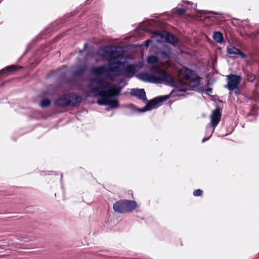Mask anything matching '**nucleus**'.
Segmentation results:
<instances>
[{
	"instance_id": "obj_1",
	"label": "nucleus",
	"mask_w": 259,
	"mask_h": 259,
	"mask_svg": "<svg viewBox=\"0 0 259 259\" xmlns=\"http://www.w3.org/2000/svg\"><path fill=\"white\" fill-rule=\"evenodd\" d=\"M99 55L108 61V67L105 65L93 67L91 73L95 75L87 90L90 96L101 97L97 101L100 105H109L112 108L118 107V101L114 99L119 88L113 84L114 76L123 75L131 77L142 67V64L125 65L123 56L115 46H106L98 51Z\"/></svg>"
},
{
	"instance_id": "obj_2",
	"label": "nucleus",
	"mask_w": 259,
	"mask_h": 259,
	"mask_svg": "<svg viewBox=\"0 0 259 259\" xmlns=\"http://www.w3.org/2000/svg\"><path fill=\"white\" fill-rule=\"evenodd\" d=\"M152 74L141 73L137 75L140 79L149 82L161 83L164 82L169 85L174 83L172 76L158 66H153L151 68Z\"/></svg>"
},
{
	"instance_id": "obj_3",
	"label": "nucleus",
	"mask_w": 259,
	"mask_h": 259,
	"mask_svg": "<svg viewBox=\"0 0 259 259\" xmlns=\"http://www.w3.org/2000/svg\"><path fill=\"white\" fill-rule=\"evenodd\" d=\"M179 78L182 87L180 89L182 91L188 90V88H194L200 83V77L194 71L186 67H183L179 71Z\"/></svg>"
},
{
	"instance_id": "obj_4",
	"label": "nucleus",
	"mask_w": 259,
	"mask_h": 259,
	"mask_svg": "<svg viewBox=\"0 0 259 259\" xmlns=\"http://www.w3.org/2000/svg\"><path fill=\"white\" fill-rule=\"evenodd\" d=\"M153 40H147L144 42L145 46L148 47L149 44L152 41L157 42H167L176 45L178 42V39L171 34L166 31L157 32L154 33L152 36Z\"/></svg>"
},
{
	"instance_id": "obj_5",
	"label": "nucleus",
	"mask_w": 259,
	"mask_h": 259,
	"mask_svg": "<svg viewBox=\"0 0 259 259\" xmlns=\"http://www.w3.org/2000/svg\"><path fill=\"white\" fill-rule=\"evenodd\" d=\"M242 78L240 75L234 74H230L227 76V84L225 87L228 89L230 91H235V93L237 94L239 92V84Z\"/></svg>"
},
{
	"instance_id": "obj_6",
	"label": "nucleus",
	"mask_w": 259,
	"mask_h": 259,
	"mask_svg": "<svg viewBox=\"0 0 259 259\" xmlns=\"http://www.w3.org/2000/svg\"><path fill=\"white\" fill-rule=\"evenodd\" d=\"M238 25L241 27L240 34L243 36L253 38L258 33V32H251L252 27L247 20H240L238 22Z\"/></svg>"
},
{
	"instance_id": "obj_7",
	"label": "nucleus",
	"mask_w": 259,
	"mask_h": 259,
	"mask_svg": "<svg viewBox=\"0 0 259 259\" xmlns=\"http://www.w3.org/2000/svg\"><path fill=\"white\" fill-rule=\"evenodd\" d=\"M167 99L166 97H159L155 98H154L153 99L150 100L147 104L146 105L145 108L141 110V112H145L147 111L150 110L155 107H156L157 105L165 100Z\"/></svg>"
},
{
	"instance_id": "obj_8",
	"label": "nucleus",
	"mask_w": 259,
	"mask_h": 259,
	"mask_svg": "<svg viewBox=\"0 0 259 259\" xmlns=\"http://www.w3.org/2000/svg\"><path fill=\"white\" fill-rule=\"evenodd\" d=\"M221 117V113L219 109H217L214 110L210 116V123L211 125L213 127L212 133L214 132V128L217 126L219 123Z\"/></svg>"
},
{
	"instance_id": "obj_9",
	"label": "nucleus",
	"mask_w": 259,
	"mask_h": 259,
	"mask_svg": "<svg viewBox=\"0 0 259 259\" xmlns=\"http://www.w3.org/2000/svg\"><path fill=\"white\" fill-rule=\"evenodd\" d=\"M77 98L74 95H66L63 97L59 99L56 101V104L59 106H66L71 103V98Z\"/></svg>"
},
{
	"instance_id": "obj_10",
	"label": "nucleus",
	"mask_w": 259,
	"mask_h": 259,
	"mask_svg": "<svg viewBox=\"0 0 259 259\" xmlns=\"http://www.w3.org/2000/svg\"><path fill=\"white\" fill-rule=\"evenodd\" d=\"M131 94L138 97L139 99L144 101L147 100L146 93L144 89H132L131 91Z\"/></svg>"
},
{
	"instance_id": "obj_11",
	"label": "nucleus",
	"mask_w": 259,
	"mask_h": 259,
	"mask_svg": "<svg viewBox=\"0 0 259 259\" xmlns=\"http://www.w3.org/2000/svg\"><path fill=\"white\" fill-rule=\"evenodd\" d=\"M113 209L115 211L122 213L125 212V204L124 200H120L116 202L113 206Z\"/></svg>"
},
{
	"instance_id": "obj_12",
	"label": "nucleus",
	"mask_w": 259,
	"mask_h": 259,
	"mask_svg": "<svg viewBox=\"0 0 259 259\" xmlns=\"http://www.w3.org/2000/svg\"><path fill=\"white\" fill-rule=\"evenodd\" d=\"M125 212L133 211L137 207V203L135 201L124 200Z\"/></svg>"
},
{
	"instance_id": "obj_13",
	"label": "nucleus",
	"mask_w": 259,
	"mask_h": 259,
	"mask_svg": "<svg viewBox=\"0 0 259 259\" xmlns=\"http://www.w3.org/2000/svg\"><path fill=\"white\" fill-rule=\"evenodd\" d=\"M228 53L230 54L238 55L244 58L245 57V55L239 50L235 48L233 46H229L227 47Z\"/></svg>"
},
{
	"instance_id": "obj_14",
	"label": "nucleus",
	"mask_w": 259,
	"mask_h": 259,
	"mask_svg": "<svg viewBox=\"0 0 259 259\" xmlns=\"http://www.w3.org/2000/svg\"><path fill=\"white\" fill-rule=\"evenodd\" d=\"M213 38L215 41L221 44L222 43L224 40L222 33L219 31L214 32Z\"/></svg>"
},
{
	"instance_id": "obj_15",
	"label": "nucleus",
	"mask_w": 259,
	"mask_h": 259,
	"mask_svg": "<svg viewBox=\"0 0 259 259\" xmlns=\"http://www.w3.org/2000/svg\"><path fill=\"white\" fill-rule=\"evenodd\" d=\"M158 58L155 56H150L147 58V62L150 64H153L157 63Z\"/></svg>"
},
{
	"instance_id": "obj_16",
	"label": "nucleus",
	"mask_w": 259,
	"mask_h": 259,
	"mask_svg": "<svg viewBox=\"0 0 259 259\" xmlns=\"http://www.w3.org/2000/svg\"><path fill=\"white\" fill-rule=\"evenodd\" d=\"M246 74L247 80L248 81L252 82L255 79V75L250 72H246Z\"/></svg>"
},
{
	"instance_id": "obj_17",
	"label": "nucleus",
	"mask_w": 259,
	"mask_h": 259,
	"mask_svg": "<svg viewBox=\"0 0 259 259\" xmlns=\"http://www.w3.org/2000/svg\"><path fill=\"white\" fill-rule=\"evenodd\" d=\"M185 10H186L184 9L176 8L173 9L172 12L173 13H177L179 15H182L185 12Z\"/></svg>"
},
{
	"instance_id": "obj_18",
	"label": "nucleus",
	"mask_w": 259,
	"mask_h": 259,
	"mask_svg": "<svg viewBox=\"0 0 259 259\" xmlns=\"http://www.w3.org/2000/svg\"><path fill=\"white\" fill-rule=\"evenodd\" d=\"M50 103H51V102H50V100H49L48 99H44L41 101V102L40 103V106L42 107H46L49 106L50 105Z\"/></svg>"
},
{
	"instance_id": "obj_19",
	"label": "nucleus",
	"mask_w": 259,
	"mask_h": 259,
	"mask_svg": "<svg viewBox=\"0 0 259 259\" xmlns=\"http://www.w3.org/2000/svg\"><path fill=\"white\" fill-rule=\"evenodd\" d=\"M17 68H18L17 66L14 65H12L7 66L6 68V70L8 71L11 72V71H14V70L17 69Z\"/></svg>"
},
{
	"instance_id": "obj_20",
	"label": "nucleus",
	"mask_w": 259,
	"mask_h": 259,
	"mask_svg": "<svg viewBox=\"0 0 259 259\" xmlns=\"http://www.w3.org/2000/svg\"><path fill=\"white\" fill-rule=\"evenodd\" d=\"M202 194V191L197 189L193 192V195L195 196H200Z\"/></svg>"
},
{
	"instance_id": "obj_21",
	"label": "nucleus",
	"mask_w": 259,
	"mask_h": 259,
	"mask_svg": "<svg viewBox=\"0 0 259 259\" xmlns=\"http://www.w3.org/2000/svg\"><path fill=\"white\" fill-rule=\"evenodd\" d=\"M184 4H187L189 5V6H188L187 8H186V9H192L194 8V7H195V6L193 4H190L189 2L188 1H186V2H183Z\"/></svg>"
},
{
	"instance_id": "obj_22",
	"label": "nucleus",
	"mask_w": 259,
	"mask_h": 259,
	"mask_svg": "<svg viewBox=\"0 0 259 259\" xmlns=\"http://www.w3.org/2000/svg\"><path fill=\"white\" fill-rule=\"evenodd\" d=\"M86 69H87L86 65L83 66L82 67H81L80 68L79 71L78 72L76 73V74L77 75V74H79L83 73L85 71V70H86Z\"/></svg>"
},
{
	"instance_id": "obj_23",
	"label": "nucleus",
	"mask_w": 259,
	"mask_h": 259,
	"mask_svg": "<svg viewBox=\"0 0 259 259\" xmlns=\"http://www.w3.org/2000/svg\"><path fill=\"white\" fill-rule=\"evenodd\" d=\"M169 53L168 51L166 52H162L161 54V56L162 58L165 59L168 56Z\"/></svg>"
},
{
	"instance_id": "obj_24",
	"label": "nucleus",
	"mask_w": 259,
	"mask_h": 259,
	"mask_svg": "<svg viewBox=\"0 0 259 259\" xmlns=\"http://www.w3.org/2000/svg\"><path fill=\"white\" fill-rule=\"evenodd\" d=\"M211 92H212V89H211L209 88V89L207 90V93L208 94H209V93H210Z\"/></svg>"
},
{
	"instance_id": "obj_25",
	"label": "nucleus",
	"mask_w": 259,
	"mask_h": 259,
	"mask_svg": "<svg viewBox=\"0 0 259 259\" xmlns=\"http://www.w3.org/2000/svg\"><path fill=\"white\" fill-rule=\"evenodd\" d=\"M210 137H208L207 138H203L202 142H204L205 141H207V140L209 139Z\"/></svg>"
},
{
	"instance_id": "obj_26",
	"label": "nucleus",
	"mask_w": 259,
	"mask_h": 259,
	"mask_svg": "<svg viewBox=\"0 0 259 259\" xmlns=\"http://www.w3.org/2000/svg\"><path fill=\"white\" fill-rule=\"evenodd\" d=\"M5 71V69L2 70L0 71V73H2L4 72Z\"/></svg>"
}]
</instances>
